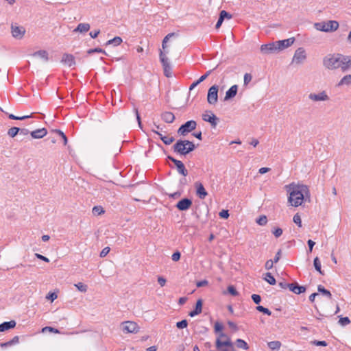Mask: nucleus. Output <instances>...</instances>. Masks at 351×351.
Segmentation results:
<instances>
[{"mask_svg":"<svg viewBox=\"0 0 351 351\" xmlns=\"http://www.w3.org/2000/svg\"><path fill=\"white\" fill-rule=\"evenodd\" d=\"M217 335L215 344L217 349H221L223 346L232 347V343L230 338L223 332V330H215Z\"/></svg>","mask_w":351,"mask_h":351,"instance_id":"obj_5","label":"nucleus"},{"mask_svg":"<svg viewBox=\"0 0 351 351\" xmlns=\"http://www.w3.org/2000/svg\"><path fill=\"white\" fill-rule=\"evenodd\" d=\"M265 280H266L269 285H274L276 283V279L271 275V273L267 272L265 274V277L264 278Z\"/></svg>","mask_w":351,"mask_h":351,"instance_id":"obj_35","label":"nucleus"},{"mask_svg":"<svg viewBox=\"0 0 351 351\" xmlns=\"http://www.w3.org/2000/svg\"><path fill=\"white\" fill-rule=\"evenodd\" d=\"M33 56L34 57H39L41 59H43L45 61L48 60V53L45 50H40L34 53Z\"/></svg>","mask_w":351,"mask_h":351,"instance_id":"obj_29","label":"nucleus"},{"mask_svg":"<svg viewBox=\"0 0 351 351\" xmlns=\"http://www.w3.org/2000/svg\"><path fill=\"white\" fill-rule=\"evenodd\" d=\"M191 205L192 201L190 199L184 198L177 203L176 208L180 210H186Z\"/></svg>","mask_w":351,"mask_h":351,"instance_id":"obj_15","label":"nucleus"},{"mask_svg":"<svg viewBox=\"0 0 351 351\" xmlns=\"http://www.w3.org/2000/svg\"><path fill=\"white\" fill-rule=\"evenodd\" d=\"M202 119L204 121L211 124L213 128H215L217 125V117L210 111H207L202 114Z\"/></svg>","mask_w":351,"mask_h":351,"instance_id":"obj_12","label":"nucleus"},{"mask_svg":"<svg viewBox=\"0 0 351 351\" xmlns=\"http://www.w3.org/2000/svg\"><path fill=\"white\" fill-rule=\"evenodd\" d=\"M340 53H329L324 57L323 65L328 70L339 69Z\"/></svg>","mask_w":351,"mask_h":351,"instance_id":"obj_3","label":"nucleus"},{"mask_svg":"<svg viewBox=\"0 0 351 351\" xmlns=\"http://www.w3.org/2000/svg\"><path fill=\"white\" fill-rule=\"evenodd\" d=\"M268 347L271 350H278L281 346V343L279 341H273L267 343Z\"/></svg>","mask_w":351,"mask_h":351,"instance_id":"obj_36","label":"nucleus"},{"mask_svg":"<svg viewBox=\"0 0 351 351\" xmlns=\"http://www.w3.org/2000/svg\"><path fill=\"white\" fill-rule=\"evenodd\" d=\"M202 300H198L196 303L195 308V310L191 311L189 313V315L191 317H194L195 315H198L202 312Z\"/></svg>","mask_w":351,"mask_h":351,"instance_id":"obj_26","label":"nucleus"},{"mask_svg":"<svg viewBox=\"0 0 351 351\" xmlns=\"http://www.w3.org/2000/svg\"><path fill=\"white\" fill-rule=\"evenodd\" d=\"M18 342H19V337L15 336L14 337L12 338V339L10 340L7 342L1 343V346L2 348L8 347V346L14 345V344L17 343Z\"/></svg>","mask_w":351,"mask_h":351,"instance_id":"obj_34","label":"nucleus"},{"mask_svg":"<svg viewBox=\"0 0 351 351\" xmlns=\"http://www.w3.org/2000/svg\"><path fill=\"white\" fill-rule=\"evenodd\" d=\"M256 309L259 312H262L264 314H266V315H271V311L267 308H265V307H264L263 306H258L256 307Z\"/></svg>","mask_w":351,"mask_h":351,"instance_id":"obj_45","label":"nucleus"},{"mask_svg":"<svg viewBox=\"0 0 351 351\" xmlns=\"http://www.w3.org/2000/svg\"><path fill=\"white\" fill-rule=\"evenodd\" d=\"M11 32L14 38L21 39L25 33V29L22 26L12 25Z\"/></svg>","mask_w":351,"mask_h":351,"instance_id":"obj_13","label":"nucleus"},{"mask_svg":"<svg viewBox=\"0 0 351 351\" xmlns=\"http://www.w3.org/2000/svg\"><path fill=\"white\" fill-rule=\"evenodd\" d=\"M339 23L337 21H328L327 22H319L314 24L315 28L321 32H335L339 28Z\"/></svg>","mask_w":351,"mask_h":351,"instance_id":"obj_4","label":"nucleus"},{"mask_svg":"<svg viewBox=\"0 0 351 351\" xmlns=\"http://www.w3.org/2000/svg\"><path fill=\"white\" fill-rule=\"evenodd\" d=\"M110 252V247H104L101 252H100V256L101 257H105Z\"/></svg>","mask_w":351,"mask_h":351,"instance_id":"obj_60","label":"nucleus"},{"mask_svg":"<svg viewBox=\"0 0 351 351\" xmlns=\"http://www.w3.org/2000/svg\"><path fill=\"white\" fill-rule=\"evenodd\" d=\"M235 344H236V346L240 349L247 350L249 348L247 343L244 340H243L241 339H238L236 341Z\"/></svg>","mask_w":351,"mask_h":351,"instance_id":"obj_30","label":"nucleus"},{"mask_svg":"<svg viewBox=\"0 0 351 351\" xmlns=\"http://www.w3.org/2000/svg\"><path fill=\"white\" fill-rule=\"evenodd\" d=\"M294 42L295 38L293 37L282 40L276 41L278 51L290 47L294 43Z\"/></svg>","mask_w":351,"mask_h":351,"instance_id":"obj_14","label":"nucleus"},{"mask_svg":"<svg viewBox=\"0 0 351 351\" xmlns=\"http://www.w3.org/2000/svg\"><path fill=\"white\" fill-rule=\"evenodd\" d=\"M177 168V170L178 171L179 173H180L181 175L184 176H186L187 174H188V171L186 169L183 162H182L181 163H180V165H178V166L176 167Z\"/></svg>","mask_w":351,"mask_h":351,"instance_id":"obj_37","label":"nucleus"},{"mask_svg":"<svg viewBox=\"0 0 351 351\" xmlns=\"http://www.w3.org/2000/svg\"><path fill=\"white\" fill-rule=\"evenodd\" d=\"M289 289L295 294H300L302 293L305 292L306 287L304 286H300L297 282H295L290 283V287Z\"/></svg>","mask_w":351,"mask_h":351,"instance_id":"obj_18","label":"nucleus"},{"mask_svg":"<svg viewBox=\"0 0 351 351\" xmlns=\"http://www.w3.org/2000/svg\"><path fill=\"white\" fill-rule=\"evenodd\" d=\"M56 132L58 133L62 137V139H63L64 141V145H66L67 138L66 135L64 134V132L59 130H56Z\"/></svg>","mask_w":351,"mask_h":351,"instance_id":"obj_57","label":"nucleus"},{"mask_svg":"<svg viewBox=\"0 0 351 351\" xmlns=\"http://www.w3.org/2000/svg\"><path fill=\"white\" fill-rule=\"evenodd\" d=\"M219 16L221 17H222L223 19H232V15L230 14H229L228 12H227L226 11H225V10L221 11L220 14H219Z\"/></svg>","mask_w":351,"mask_h":351,"instance_id":"obj_49","label":"nucleus"},{"mask_svg":"<svg viewBox=\"0 0 351 351\" xmlns=\"http://www.w3.org/2000/svg\"><path fill=\"white\" fill-rule=\"evenodd\" d=\"M100 33V30L99 29H97V30H95V31H92L89 33V35L92 38H95L97 37V36Z\"/></svg>","mask_w":351,"mask_h":351,"instance_id":"obj_64","label":"nucleus"},{"mask_svg":"<svg viewBox=\"0 0 351 351\" xmlns=\"http://www.w3.org/2000/svg\"><path fill=\"white\" fill-rule=\"evenodd\" d=\"M158 282L161 287H164L166 284V279L162 276L158 277Z\"/></svg>","mask_w":351,"mask_h":351,"instance_id":"obj_63","label":"nucleus"},{"mask_svg":"<svg viewBox=\"0 0 351 351\" xmlns=\"http://www.w3.org/2000/svg\"><path fill=\"white\" fill-rule=\"evenodd\" d=\"M350 322V321L348 317H341L339 319V323L342 326H346V324H349Z\"/></svg>","mask_w":351,"mask_h":351,"instance_id":"obj_58","label":"nucleus"},{"mask_svg":"<svg viewBox=\"0 0 351 351\" xmlns=\"http://www.w3.org/2000/svg\"><path fill=\"white\" fill-rule=\"evenodd\" d=\"M104 208L100 206H96L93 208V213L95 215H100L104 213Z\"/></svg>","mask_w":351,"mask_h":351,"instance_id":"obj_41","label":"nucleus"},{"mask_svg":"<svg viewBox=\"0 0 351 351\" xmlns=\"http://www.w3.org/2000/svg\"><path fill=\"white\" fill-rule=\"evenodd\" d=\"M195 149L194 143L188 140H178L173 145V152L180 155H186Z\"/></svg>","mask_w":351,"mask_h":351,"instance_id":"obj_2","label":"nucleus"},{"mask_svg":"<svg viewBox=\"0 0 351 351\" xmlns=\"http://www.w3.org/2000/svg\"><path fill=\"white\" fill-rule=\"evenodd\" d=\"M293 221L295 223H296L299 227L302 226V220L300 215L298 213L295 214L293 216Z\"/></svg>","mask_w":351,"mask_h":351,"instance_id":"obj_44","label":"nucleus"},{"mask_svg":"<svg viewBox=\"0 0 351 351\" xmlns=\"http://www.w3.org/2000/svg\"><path fill=\"white\" fill-rule=\"evenodd\" d=\"M308 99L315 102L318 101H328L330 100V97L325 90H322L318 93H311L308 95Z\"/></svg>","mask_w":351,"mask_h":351,"instance_id":"obj_9","label":"nucleus"},{"mask_svg":"<svg viewBox=\"0 0 351 351\" xmlns=\"http://www.w3.org/2000/svg\"><path fill=\"white\" fill-rule=\"evenodd\" d=\"M313 345L317 346H326L328 345L327 342L326 341H312L311 342Z\"/></svg>","mask_w":351,"mask_h":351,"instance_id":"obj_47","label":"nucleus"},{"mask_svg":"<svg viewBox=\"0 0 351 351\" xmlns=\"http://www.w3.org/2000/svg\"><path fill=\"white\" fill-rule=\"evenodd\" d=\"M228 292L232 295H234V296H236V295H238L239 293L238 291L236 290V289L230 285V286H228Z\"/></svg>","mask_w":351,"mask_h":351,"instance_id":"obj_51","label":"nucleus"},{"mask_svg":"<svg viewBox=\"0 0 351 351\" xmlns=\"http://www.w3.org/2000/svg\"><path fill=\"white\" fill-rule=\"evenodd\" d=\"M152 132L158 135L160 138L165 145H170L175 140L174 138L172 136H163L160 132L155 130V129H152Z\"/></svg>","mask_w":351,"mask_h":351,"instance_id":"obj_20","label":"nucleus"},{"mask_svg":"<svg viewBox=\"0 0 351 351\" xmlns=\"http://www.w3.org/2000/svg\"><path fill=\"white\" fill-rule=\"evenodd\" d=\"M90 28L89 23H79L75 29H73V32L86 33Z\"/></svg>","mask_w":351,"mask_h":351,"instance_id":"obj_22","label":"nucleus"},{"mask_svg":"<svg viewBox=\"0 0 351 351\" xmlns=\"http://www.w3.org/2000/svg\"><path fill=\"white\" fill-rule=\"evenodd\" d=\"M315 269L322 275H324V271L321 269V262L318 257H315L313 261Z\"/></svg>","mask_w":351,"mask_h":351,"instance_id":"obj_33","label":"nucleus"},{"mask_svg":"<svg viewBox=\"0 0 351 351\" xmlns=\"http://www.w3.org/2000/svg\"><path fill=\"white\" fill-rule=\"evenodd\" d=\"M260 50L263 54L274 53L278 51L276 42L262 45Z\"/></svg>","mask_w":351,"mask_h":351,"instance_id":"obj_11","label":"nucleus"},{"mask_svg":"<svg viewBox=\"0 0 351 351\" xmlns=\"http://www.w3.org/2000/svg\"><path fill=\"white\" fill-rule=\"evenodd\" d=\"M238 86L237 85L232 86L226 93V96L224 97V100L227 101L231 98L235 97L237 93Z\"/></svg>","mask_w":351,"mask_h":351,"instance_id":"obj_19","label":"nucleus"},{"mask_svg":"<svg viewBox=\"0 0 351 351\" xmlns=\"http://www.w3.org/2000/svg\"><path fill=\"white\" fill-rule=\"evenodd\" d=\"M274 263H275L273 260L267 261L265 263V269L267 270H269V269H272Z\"/></svg>","mask_w":351,"mask_h":351,"instance_id":"obj_54","label":"nucleus"},{"mask_svg":"<svg viewBox=\"0 0 351 351\" xmlns=\"http://www.w3.org/2000/svg\"><path fill=\"white\" fill-rule=\"evenodd\" d=\"M218 90L217 85L212 86L208 91L207 101L211 105H215L218 101Z\"/></svg>","mask_w":351,"mask_h":351,"instance_id":"obj_8","label":"nucleus"},{"mask_svg":"<svg viewBox=\"0 0 351 351\" xmlns=\"http://www.w3.org/2000/svg\"><path fill=\"white\" fill-rule=\"evenodd\" d=\"M19 131H20V128H19L17 127H12L8 130V134L10 137L13 138L17 135V134L19 132Z\"/></svg>","mask_w":351,"mask_h":351,"instance_id":"obj_40","label":"nucleus"},{"mask_svg":"<svg viewBox=\"0 0 351 351\" xmlns=\"http://www.w3.org/2000/svg\"><path fill=\"white\" fill-rule=\"evenodd\" d=\"M47 134L45 128L38 129L32 131L30 134L33 138H41Z\"/></svg>","mask_w":351,"mask_h":351,"instance_id":"obj_21","label":"nucleus"},{"mask_svg":"<svg viewBox=\"0 0 351 351\" xmlns=\"http://www.w3.org/2000/svg\"><path fill=\"white\" fill-rule=\"evenodd\" d=\"M8 117L12 120H24V119L31 117V116L25 115V116L17 117V116L14 115L13 114H10L8 115Z\"/></svg>","mask_w":351,"mask_h":351,"instance_id":"obj_43","label":"nucleus"},{"mask_svg":"<svg viewBox=\"0 0 351 351\" xmlns=\"http://www.w3.org/2000/svg\"><path fill=\"white\" fill-rule=\"evenodd\" d=\"M160 60L163 67H169L170 64L166 54L162 51H160Z\"/></svg>","mask_w":351,"mask_h":351,"instance_id":"obj_28","label":"nucleus"},{"mask_svg":"<svg viewBox=\"0 0 351 351\" xmlns=\"http://www.w3.org/2000/svg\"><path fill=\"white\" fill-rule=\"evenodd\" d=\"M171 258L173 261H178L180 258V253L179 252H174Z\"/></svg>","mask_w":351,"mask_h":351,"instance_id":"obj_61","label":"nucleus"},{"mask_svg":"<svg viewBox=\"0 0 351 351\" xmlns=\"http://www.w3.org/2000/svg\"><path fill=\"white\" fill-rule=\"evenodd\" d=\"M62 62L71 67L75 64V58L72 54L64 53L62 58Z\"/></svg>","mask_w":351,"mask_h":351,"instance_id":"obj_17","label":"nucleus"},{"mask_svg":"<svg viewBox=\"0 0 351 351\" xmlns=\"http://www.w3.org/2000/svg\"><path fill=\"white\" fill-rule=\"evenodd\" d=\"M196 126L197 123L195 121H188L179 128L178 130V134L182 136H185L190 132L194 130L196 128Z\"/></svg>","mask_w":351,"mask_h":351,"instance_id":"obj_6","label":"nucleus"},{"mask_svg":"<svg viewBox=\"0 0 351 351\" xmlns=\"http://www.w3.org/2000/svg\"><path fill=\"white\" fill-rule=\"evenodd\" d=\"M74 286L82 293H86L88 290V286L82 282H77Z\"/></svg>","mask_w":351,"mask_h":351,"instance_id":"obj_39","label":"nucleus"},{"mask_svg":"<svg viewBox=\"0 0 351 351\" xmlns=\"http://www.w3.org/2000/svg\"><path fill=\"white\" fill-rule=\"evenodd\" d=\"M351 85V75L348 74L344 75L337 83V86L340 87L343 86Z\"/></svg>","mask_w":351,"mask_h":351,"instance_id":"obj_24","label":"nucleus"},{"mask_svg":"<svg viewBox=\"0 0 351 351\" xmlns=\"http://www.w3.org/2000/svg\"><path fill=\"white\" fill-rule=\"evenodd\" d=\"M106 53L105 51L103 50L101 48H95V49H90L89 50H88L87 53L88 54H91L93 53Z\"/></svg>","mask_w":351,"mask_h":351,"instance_id":"obj_53","label":"nucleus"},{"mask_svg":"<svg viewBox=\"0 0 351 351\" xmlns=\"http://www.w3.org/2000/svg\"><path fill=\"white\" fill-rule=\"evenodd\" d=\"M306 59V51L304 48L300 47L295 50L293 59L292 63H295L296 64H300L304 62Z\"/></svg>","mask_w":351,"mask_h":351,"instance_id":"obj_10","label":"nucleus"},{"mask_svg":"<svg viewBox=\"0 0 351 351\" xmlns=\"http://www.w3.org/2000/svg\"><path fill=\"white\" fill-rule=\"evenodd\" d=\"M285 188L289 193L288 201L291 206L295 207L302 205L304 199L310 195L308 187L304 184L291 183L286 185Z\"/></svg>","mask_w":351,"mask_h":351,"instance_id":"obj_1","label":"nucleus"},{"mask_svg":"<svg viewBox=\"0 0 351 351\" xmlns=\"http://www.w3.org/2000/svg\"><path fill=\"white\" fill-rule=\"evenodd\" d=\"M16 324L14 320L5 322L0 324V329H12L16 326Z\"/></svg>","mask_w":351,"mask_h":351,"instance_id":"obj_27","label":"nucleus"},{"mask_svg":"<svg viewBox=\"0 0 351 351\" xmlns=\"http://www.w3.org/2000/svg\"><path fill=\"white\" fill-rule=\"evenodd\" d=\"M208 284V280H201V281H198V282H197V283H196V286H197V287H202L206 286Z\"/></svg>","mask_w":351,"mask_h":351,"instance_id":"obj_62","label":"nucleus"},{"mask_svg":"<svg viewBox=\"0 0 351 351\" xmlns=\"http://www.w3.org/2000/svg\"><path fill=\"white\" fill-rule=\"evenodd\" d=\"M195 187L196 189L197 195L202 199H204L208 195L204 186L199 182L195 183Z\"/></svg>","mask_w":351,"mask_h":351,"instance_id":"obj_16","label":"nucleus"},{"mask_svg":"<svg viewBox=\"0 0 351 351\" xmlns=\"http://www.w3.org/2000/svg\"><path fill=\"white\" fill-rule=\"evenodd\" d=\"M174 35L173 33H170L169 34H167L163 39L162 40V49H165L166 47H167V42L168 41V40L169 39L170 37L173 36Z\"/></svg>","mask_w":351,"mask_h":351,"instance_id":"obj_48","label":"nucleus"},{"mask_svg":"<svg viewBox=\"0 0 351 351\" xmlns=\"http://www.w3.org/2000/svg\"><path fill=\"white\" fill-rule=\"evenodd\" d=\"M256 221L260 226H265L267 223V219L265 215H262Z\"/></svg>","mask_w":351,"mask_h":351,"instance_id":"obj_42","label":"nucleus"},{"mask_svg":"<svg viewBox=\"0 0 351 351\" xmlns=\"http://www.w3.org/2000/svg\"><path fill=\"white\" fill-rule=\"evenodd\" d=\"M161 118L165 122L171 123L175 119V116L171 112H165L162 114Z\"/></svg>","mask_w":351,"mask_h":351,"instance_id":"obj_25","label":"nucleus"},{"mask_svg":"<svg viewBox=\"0 0 351 351\" xmlns=\"http://www.w3.org/2000/svg\"><path fill=\"white\" fill-rule=\"evenodd\" d=\"M219 215L221 218L227 219L229 217V213L228 210H222L219 212Z\"/></svg>","mask_w":351,"mask_h":351,"instance_id":"obj_56","label":"nucleus"},{"mask_svg":"<svg viewBox=\"0 0 351 351\" xmlns=\"http://www.w3.org/2000/svg\"><path fill=\"white\" fill-rule=\"evenodd\" d=\"M252 76L250 73H245L244 75L243 83L245 86H247L252 80Z\"/></svg>","mask_w":351,"mask_h":351,"instance_id":"obj_46","label":"nucleus"},{"mask_svg":"<svg viewBox=\"0 0 351 351\" xmlns=\"http://www.w3.org/2000/svg\"><path fill=\"white\" fill-rule=\"evenodd\" d=\"M188 325L187 321L185 319H183L180 322H178L176 324H173V325H171L170 327L174 328L178 327L179 328L183 329L184 328H186Z\"/></svg>","mask_w":351,"mask_h":351,"instance_id":"obj_38","label":"nucleus"},{"mask_svg":"<svg viewBox=\"0 0 351 351\" xmlns=\"http://www.w3.org/2000/svg\"><path fill=\"white\" fill-rule=\"evenodd\" d=\"M211 70L208 71L204 75H202L197 80L199 83L205 80L208 76L211 73Z\"/></svg>","mask_w":351,"mask_h":351,"instance_id":"obj_59","label":"nucleus"},{"mask_svg":"<svg viewBox=\"0 0 351 351\" xmlns=\"http://www.w3.org/2000/svg\"><path fill=\"white\" fill-rule=\"evenodd\" d=\"M122 43V38L119 36H116L114 38L109 40L106 43V45H112L114 46H118Z\"/></svg>","mask_w":351,"mask_h":351,"instance_id":"obj_31","label":"nucleus"},{"mask_svg":"<svg viewBox=\"0 0 351 351\" xmlns=\"http://www.w3.org/2000/svg\"><path fill=\"white\" fill-rule=\"evenodd\" d=\"M276 238L280 237L282 234V230L280 228H276L272 231Z\"/></svg>","mask_w":351,"mask_h":351,"instance_id":"obj_52","label":"nucleus"},{"mask_svg":"<svg viewBox=\"0 0 351 351\" xmlns=\"http://www.w3.org/2000/svg\"><path fill=\"white\" fill-rule=\"evenodd\" d=\"M138 326L136 322L131 321L123 322L120 325V329H138Z\"/></svg>","mask_w":351,"mask_h":351,"instance_id":"obj_23","label":"nucleus"},{"mask_svg":"<svg viewBox=\"0 0 351 351\" xmlns=\"http://www.w3.org/2000/svg\"><path fill=\"white\" fill-rule=\"evenodd\" d=\"M57 298L58 295L54 292L49 293L46 296V299L49 300L51 302L54 301Z\"/></svg>","mask_w":351,"mask_h":351,"instance_id":"obj_50","label":"nucleus"},{"mask_svg":"<svg viewBox=\"0 0 351 351\" xmlns=\"http://www.w3.org/2000/svg\"><path fill=\"white\" fill-rule=\"evenodd\" d=\"M339 69L342 72H347L351 69V56L340 53Z\"/></svg>","mask_w":351,"mask_h":351,"instance_id":"obj_7","label":"nucleus"},{"mask_svg":"<svg viewBox=\"0 0 351 351\" xmlns=\"http://www.w3.org/2000/svg\"><path fill=\"white\" fill-rule=\"evenodd\" d=\"M252 299L253 302L256 304H259L261 301V296L257 294H253L252 295Z\"/></svg>","mask_w":351,"mask_h":351,"instance_id":"obj_55","label":"nucleus"},{"mask_svg":"<svg viewBox=\"0 0 351 351\" xmlns=\"http://www.w3.org/2000/svg\"><path fill=\"white\" fill-rule=\"evenodd\" d=\"M317 290L319 293H322L324 296L327 297L328 299H331L332 295L330 292L326 289L322 285H319L317 287Z\"/></svg>","mask_w":351,"mask_h":351,"instance_id":"obj_32","label":"nucleus"}]
</instances>
